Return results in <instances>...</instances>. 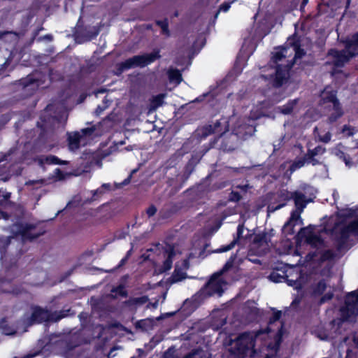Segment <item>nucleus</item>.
<instances>
[{
    "label": "nucleus",
    "mask_w": 358,
    "mask_h": 358,
    "mask_svg": "<svg viewBox=\"0 0 358 358\" xmlns=\"http://www.w3.org/2000/svg\"><path fill=\"white\" fill-rule=\"evenodd\" d=\"M231 199L233 201H239L241 199V196L237 193L233 192Z\"/></svg>",
    "instance_id": "48"
},
{
    "label": "nucleus",
    "mask_w": 358,
    "mask_h": 358,
    "mask_svg": "<svg viewBox=\"0 0 358 358\" xmlns=\"http://www.w3.org/2000/svg\"><path fill=\"white\" fill-rule=\"evenodd\" d=\"M131 252V250H130L127 252V257H128V256L130 255ZM127 258V257H126V258H124V259H122V261H121L122 264H124V262L126 261Z\"/></svg>",
    "instance_id": "53"
},
{
    "label": "nucleus",
    "mask_w": 358,
    "mask_h": 358,
    "mask_svg": "<svg viewBox=\"0 0 358 358\" xmlns=\"http://www.w3.org/2000/svg\"><path fill=\"white\" fill-rule=\"evenodd\" d=\"M229 122L226 119H222L220 121L216 122L213 125H208L206 129L208 132L205 133V135L210 134H215L219 136H221L224 133L229 130Z\"/></svg>",
    "instance_id": "17"
},
{
    "label": "nucleus",
    "mask_w": 358,
    "mask_h": 358,
    "mask_svg": "<svg viewBox=\"0 0 358 358\" xmlns=\"http://www.w3.org/2000/svg\"><path fill=\"white\" fill-rule=\"evenodd\" d=\"M347 150L341 145H338L335 148H334L331 150L332 154L342 159L345 165L350 168L353 166L354 163L352 161L349 153H348Z\"/></svg>",
    "instance_id": "20"
},
{
    "label": "nucleus",
    "mask_w": 358,
    "mask_h": 358,
    "mask_svg": "<svg viewBox=\"0 0 358 358\" xmlns=\"http://www.w3.org/2000/svg\"><path fill=\"white\" fill-rule=\"evenodd\" d=\"M157 303H155L153 304V307L154 308H157Z\"/></svg>",
    "instance_id": "59"
},
{
    "label": "nucleus",
    "mask_w": 358,
    "mask_h": 358,
    "mask_svg": "<svg viewBox=\"0 0 358 358\" xmlns=\"http://www.w3.org/2000/svg\"><path fill=\"white\" fill-rule=\"evenodd\" d=\"M342 132L344 134H346L348 136H350L353 134V128H352L350 126L345 125L343 128Z\"/></svg>",
    "instance_id": "39"
},
{
    "label": "nucleus",
    "mask_w": 358,
    "mask_h": 358,
    "mask_svg": "<svg viewBox=\"0 0 358 358\" xmlns=\"http://www.w3.org/2000/svg\"><path fill=\"white\" fill-rule=\"evenodd\" d=\"M169 78L170 82L174 83L177 85L182 81V76L180 71L177 69H171L168 71Z\"/></svg>",
    "instance_id": "25"
},
{
    "label": "nucleus",
    "mask_w": 358,
    "mask_h": 358,
    "mask_svg": "<svg viewBox=\"0 0 358 358\" xmlns=\"http://www.w3.org/2000/svg\"><path fill=\"white\" fill-rule=\"evenodd\" d=\"M280 332L275 335L274 343H268V331H259L257 333H244L235 340H231L229 344L230 358H244L249 356L250 358H257V350L260 353L266 350L265 358H271L275 355L280 345Z\"/></svg>",
    "instance_id": "1"
},
{
    "label": "nucleus",
    "mask_w": 358,
    "mask_h": 358,
    "mask_svg": "<svg viewBox=\"0 0 358 358\" xmlns=\"http://www.w3.org/2000/svg\"><path fill=\"white\" fill-rule=\"evenodd\" d=\"M67 315L66 313H60L59 315L55 318L54 315L48 310L38 307L33 308L30 314H26L23 319V324L28 327L36 323H41L49 320H59Z\"/></svg>",
    "instance_id": "9"
},
{
    "label": "nucleus",
    "mask_w": 358,
    "mask_h": 358,
    "mask_svg": "<svg viewBox=\"0 0 358 358\" xmlns=\"http://www.w3.org/2000/svg\"><path fill=\"white\" fill-rule=\"evenodd\" d=\"M306 163L310 164L309 159H306V155L304 157L296 160L290 166L291 172L296 171L298 169L301 168L305 165Z\"/></svg>",
    "instance_id": "27"
},
{
    "label": "nucleus",
    "mask_w": 358,
    "mask_h": 358,
    "mask_svg": "<svg viewBox=\"0 0 358 358\" xmlns=\"http://www.w3.org/2000/svg\"><path fill=\"white\" fill-rule=\"evenodd\" d=\"M207 358H208V357H207Z\"/></svg>",
    "instance_id": "62"
},
{
    "label": "nucleus",
    "mask_w": 358,
    "mask_h": 358,
    "mask_svg": "<svg viewBox=\"0 0 358 358\" xmlns=\"http://www.w3.org/2000/svg\"><path fill=\"white\" fill-rule=\"evenodd\" d=\"M92 193L93 194V196L95 197L96 196H100V195L103 194L105 193V191L101 187L98 188L97 189L92 191Z\"/></svg>",
    "instance_id": "42"
},
{
    "label": "nucleus",
    "mask_w": 358,
    "mask_h": 358,
    "mask_svg": "<svg viewBox=\"0 0 358 358\" xmlns=\"http://www.w3.org/2000/svg\"><path fill=\"white\" fill-rule=\"evenodd\" d=\"M189 268V262L187 259H184L181 263L176 264L175 270L169 278L171 284L180 282L187 278L186 271Z\"/></svg>",
    "instance_id": "16"
},
{
    "label": "nucleus",
    "mask_w": 358,
    "mask_h": 358,
    "mask_svg": "<svg viewBox=\"0 0 358 358\" xmlns=\"http://www.w3.org/2000/svg\"><path fill=\"white\" fill-rule=\"evenodd\" d=\"M184 358H203V355L201 352L196 351L193 353L189 354Z\"/></svg>",
    "instance_id": "40"
},
{
    "label": "nucleus",
    "mask_w": 358,
    "mask_h": 358,
    "mask_svg": "<svg viewBox=\"0 0 358 358\" xmlns=\"http://www.w3.org/2000/svg\"><path fill=\"white\" fill-rule=\"evenodd\" d=\"M325 148L322 145H318L314 149H308L306 154V159H309L310 164L315 165L320 163L321 157L325 152Z\"/></svg>",
    "instance_id": "19"
},
{
    "label": "nucleus",
    "mask_w": 358,
    "mask_h": 358,
    "mask_svg": "<svg viewBox=\"0 0 358 358\" xmlns=\"http://www.w3.org/2000/svg\"><path fill=\"white\" fill-rule=\"evenodd\" d=\"M157 212V208L154 206H150L147 210V214L148 217L153 216Z\"/></svg>",
    "instance_id": "41"
},
{
    "label": "nucleus",
    "mask_w": 358,
    "mask_h": 358,
    "mask_svg": "<svg viewBox=\"0 0 358 358\" xmlns=\"http://www.w3.org/2000/svg\"><path fill=\"white\" fill-rule=\"evenodd\" d=\"M294 192H289L286 190L280 192V196L283 201H287L293 198Z\"/></svg>",
    "instance_id": "31"
},
{
    "label": "nucleus",
    "mask_w": 358,
    "mask_h": 358,
    "mask_svg": "<svg viewBox=\"0 0 358 358\" xmlns=\"http://www.w3.org/2000/svg\"><path fill=\"white\" fill-rule=\"evenodd\" d=\"M14 238H0V250L2 252L3 250L13 244L12 240Z\"/></svg>",
    "instance_id": "29"
},
{
    "label": "nucleus",
    "mask_w": 358,
    "mask_h": 358,
    "mask_svg": "<svg viewBox=\"0 0 358 358\" xmlns=\"http://www.w3.org/2000/svg\"><path fill=\"white\" fill-rule=\"evenodd\" d=\"M280 317V313H278L276 314H275L274 317H273V321H276L278 320Z\"/></svg>",
    "instance_id": "51"
},
{
    "label": "nucleus",
    "mask_w": 358,
    "mask_h": 358,
    "mask_svg": "<svg viewBox=\"0 0 358 358\" xmlns=\"http://www.w3.org/2000/svg\"><path fill=\"white\" fill-rule=\"evenodd\" d=\"M236 241H237L236 240L233 241L230 244L227 245V246L219 248L217 250V252H227V251L230 250L231 248H234V246L236 244Z\"/></svg>",
    "instance_id": "34"
},
{
    "label": "nucleus",
    "mask_w": 358,
    "mask_h": 358,
    "mask_svg": "<svg viewBox=\"0 0 358 358\" xmlns=\"http://www.w3.org/2000/svg\"><path fill=\"white\" fill-rule=\"evenodd\" d=\"M301 214L298 210H294L292 212L289 220L284 224L282 228V231L285 235H293L295 233V227L303 224Z\"/></svg>",
    "instance_id": "15"
},
{
    "label": "nucleus",
    "mask_w": 358,
    "mask_h": 358,
    "mask_svg": "<svg viewBox=\"0 0 358 358\" xmlns=\"http://www.w3.org/2000/svg\"><path fill=\"white\" fill-rule=\"evenodd\" d=\"M157 24L160 26V27L162 29V31L165 34H169V29H168V22L166 20L164 21H159L157 22Z\"/></svg>",
    "instance_id": "35"
},
{
    "label": "nucleus",
    "mask_w": 358,
    "mask_h": 358,
    "mask_svg": "<svg viewBox=\"0 0 358 358\" xmlns=\"http://www.w3.org/2000/svg\"><path fill=\"white\" fill-rule=\"evenodd\" d=\"M96 130L94 126L81 129L80 131H76L69 134L68 141L69 149L72 151L76 150L81 145H85L88 138L91 137Z\"/></svg>",
    "instance_id": "12"
},
{
    "label": "nucleus",
    "mask_w": 358,
    "mask_h": 358,
    "mask_svg": "<svg viewBox=\"0 0 358 358\" xmlns=\"http://www.w3.org/2000/svg\"><path fill=\"white\" fill-rule=\"evenodd\" d=\"M130 178H131V176H130L128 178H127L126 180H124V181L123 182V185H127V184H128V183L129 182V181H130Z\"/></svg>",
    "instance_id": "54"
},
{
    "label": "nucleus",
    "mask_w": 358,
    "mask_h": 358,
    "mask_svg": "<svg viewBox=\"0 0 358 358\" xmlns=\"http://www.w3.org/2000/svg\"><path fill=\"white\" fill-rule=\"evenodd\" d=\"M12 230L20 235L23 241L33 240L42 234V232L36 231L35 227L29 224H16Z\"/></svg>",
    "instance_id": "14"
},
{
    "label": "nucleus",
    "mask_w": 358,
    "mask_h": 358,
    "mask_svg": "<svg viewBox=\"0 0 358 358\" xmlns=\"http://www.w3.org/2000/svg\"><path fill=\"white\" fill-rule=\"evenodd\" d=\"M148 299L147 296H143V297H141V298H137V299H134V301L135 303H146L148 301Z\"/></svg>",
    "instance_id": "44"
},
{
    "label": "nucleus",
    "mask_w": 358,
    "mask_h": 358,
    "mask_svg": "<svg viewBox=\"0 0 358 358\" xmlns=\"http://www.w3.org/2000/svg\"><path fill=\"white\" fill-rule=\"evenodd\" d=\"M321 104L325 107L331 108L333 112L329 116L331 122L336 121L340 117L343 113L339 102L336 97L335 92L329 87H326L321 93Z\"/></svg>",
    "instance_id": "10"
},
{
    "label": "nucleus",
    "mask_w": 358,
    "mask_h": 358,
    "mask_svg": "<svg viewBox=\"0 0 358 358\" xmlns=\"http://www.w3.org/2000/svg\"><path fill=\"white\" fill-rule=\"evenodd\" d=\"M358 54V32L346 41L345 49L342 51L331 50L327 63L336 67H342L354 55Z\"/></svg>",
    "instance_id": "7"
},
{
    "label": "nucleus",
    "mask_w": 358,
    "mask_h": 358,
    "mask_svg": "<svg viewBox=\"0 0 358 358\" xmlns=\"http://www.w3.org/2000/svg\"><path fill=\"white\" fill-rule=\"evenodd\" d=\"M243 232V226L239 225V226L238 227V229H237V234H238V241H240V240H241V235H242Z\"/></svg>",
    "instance_id": "47"
},
{
    "label": "nucleus",
    "mask_w": 358,
    "mask_h": 358,
    "mask_svg": "<svg viewBox=\"0 0 358 358\" xmlns=\"http://www.w3.org/2000/svg\"><path fill=\"white\" fill-rule=\"evenodd\" d=\"M101 187L105 191V192H109V191H110L112 189V186H111V185L110 183H103L101 185Z\"/></svg>",
    "instance_id": "45"
},
{
    "label": "nucleus",
    "mask_w": 358,
    "mask_h": 358,
    "mask_svg": "<svg viewBox=\"0 0 358 358\" xmlns=\"http://www.w3.org/2000/svg\"><path fill=\"white\" fill-rule=\"evenodd\" d=\"M45 37L48 38V39H49V40L52 39V37L50 36H46Z\"/></svg>",
    "instance_id": "58"
},
{
    "label": "nucleus",
    "mask_w": 358,
    "mask_h": 358,
    "mask_svg": "<svg viewBox=\"0 0 358 358\" xmlns=\"http://www.w3.org/2000/svg\"><path fill=\"white\" fill-rule=\"evenodd\" d=\"M326 287H327V285H326L325 282L321 281L318 283V285L315 290V292L316 294H320L325 290Z\"/></svg>",
    "instance_id": "32"
},
{
    "label": "nucleus",
    "mask_w": 358,
    "mask_h": 358,
    "mask_svg": "<svg viewBox=\"0 0 358 358\" xmlns=\"http://www.w3.org/2000/svg\"><path fill=\"white\" fill-rule=\"evenodd\" d=\"M218 316L220 317V320L217 321L216 320H214L213 322V327L217 329L225 324L227 319L226 315L222 312H219Z\"/></svg>",
    "instance_id": "28"
},
{
    "label": "nucleus",
    "mask_w": 358,
    "mask_h": 358,
    "mask_svg": "<svg viewBox=\"0 0 358 358\" xmlns=\"http://www.w3.org/2000/svg\"><path fill=\"white\" fill-rule=\"evenodd\" d=\"M233 262L234 259L231 257L225 264L224 268L220 272L215 273L194 297L203 299L213 295L221 296L228 285L225 272L232 267Z\"/></svg>",
    "instance_id": "4"
},
{
    "label": "nucleus",
    "mask_w": 358,
    "mask_h": 358,
    "mask_svg": "<svg viewBox=\"0 0 358 358\" xmlns=\"http://www.w3.org/2000/svg\"><path fill=\"white\" fill-rule=\"evenodd\" d=\"M230 8V3H224L220 6V10L223 12H227L229 10Z\"/></svg>",
    "instance_id": "43"
},
{
    "label": "nucleus",
    "mask_w": 358,
    "mask_h": 358,
    "mask_svg": "<svg viewBox=\"0 0 358 358\" xmlns=\"http://www.w3.org/2000/svg\"><path fill=\"white\" fill-rule=\"evenodd\" d=\"M160 57L159 51L155 50L150 53L144 54L142 55H136L131 57L124 62L119 64L120 69L123 71L134 67H143L152 62Z\"/></svg>",
    "instance_id": "8"
},
{
    "label": "nucleus",
    "mask_w": 358,
    "mask_h": 358,
    "mask_svg": "<svg viewBox=\"0 0 358 358\" xmlns=\"http://www.w3.org/2000/svg\"><path fill=\"white\" fill-rule=\"evenodd\" d=\"M304 3H306L307 2V0H303Z\"/></svg>",
    "instance_id": "61"
},
{
    "label": "nucleus",
    "mask_w": 358,
    "mask_h": 358,
    "mask_svg": "<svg viewBox=\"0 0 358 358\" xmlns=\"http://www.w3.org/2000/svg\"><path fill=\"white\" fill-rule=\"evenodd\" d=\"M318 337L321 340H328V339L334 338V336L333 335V332L332 331H329L328 333H324L323 335L318 334Z\"/></svg>",
    "instance_id": "36"
},
{
    "label": "nucleus",
    "mask_w": 358,
    "mask_h": 358,
    "mask_svg": "<svg viewBox=\"0 0 358 358\" xmlns=\"http://www.w3.org/2000/svg\"><path fill=\"white\" fill-rule=\"evenodd\" d=\"M320 255L321 261L324 262V261L331 259L334 257V254L331 250H327L322 251L320 254Z\"/></svg>",
    "instance_id": "30"
},
{
    "label": "nucleus",
    "mask_w": 358,
    "mask_h": 358,
    "mask_svg": "<svg viewBox=\"0 0 358 358\" xmlns=\"http://www.w3.org/2000/svg\"><path fill=\"white\" fill-rule=\"evenodd\" d=\"M176 251L177 250L176 248L169 247V248L164 252V257L165 259L163 262V265L157 270L159 273H163L171 269L173 259L176 255Z\"/></svg>",
    "instance_id": "18"
},
{
    "label": "nucleus",
    "mask_w": 358,
    "mask_h": 358,
    "mask_svg": "<svg viewBox=\"0 0 358 358\" xmlns=\"http://www.w3.org/2000/svg\"><path fill=\"white\" fill-rule=\"evenodd\" d=\"M9 197H10V194L9 193H6V194L4 196V198L6 199H8Z\"/></svg>",
    "instance_id": "56"
},
{
    "label": "nucleus",
    "mask_w": 358,
    "mask_h": 358,
    "mask_svg": "<svg viewBox=\"0 0 358 358\" xmlns=\"http://www.w3.org/2000/svg\"><path fill=\"white\" fill-rule=\"evenodd\" d=\"M354 342L355 345L358 347V334L354 336Z\"/></svg>",
    "instance_id": "52"
},
{
    "label": "nucleus",
    "mask_w": 358,
    "mask_h": 358,
    "mask_svg": "<svg viewBox=\"0 0 358 358\" xmlns=\"http://www.w3.org/2000/svg\"><path fill=\"white\" fill-rule=\"evenodd\" d=\"M38 163L40 164H43L44 163L49 164H66V161H62L59 158L55 156L50 155L45 157H41L38 159Z\"/></svg>",
    "instance_id": "23"
},
{
    "label": "nucleus",
    "mask_w": 358,
    "mask_h": 358,
    "mask_svg": "<svg viewBox=\"0 0 358 358\" xmlns=\"http://www.w3.org/2000/svg\"><path fill=\"white\" fill-rule=\"evenodd\" d=\"M285 205V203H280L278 206H274V205H269L268 207V210L269 213H273L280 208H281L282 207H283Z\"/></svg>",
    "instance_id": "38"
},
{
    "label": "nucleus",
    "mask_w": 358,
    "mask_h": 358,
    "mask_svg": "<svg viewBox=\"0 0 358 358\" xmlns=\"http://www.w3.org/2000/svg\"><path fill=\"white\" fill-rule=\"evenodd\" d=\"M299 240H304L308 244L315 248H320L324 245L323 241L315 231V228L309 226L301 228L297 234Z\"/></svg>",
    "instance_id": "13"
},
{
    "label": "nucleus",
    "mask_w": 358,
    "mask_h": 358,
    "mask_svg": "<svg viewBox=\"0 0 358 358\" xmlns=\"http://www.w3.org/2000/svg\"><path fill=\"white\" fill-rule=\"evenodd\" d=\"M341 318L334 320L330 325L335 334L341 333V326L343 322H354L358 315V289L346 296L345 305L340 309Z\"/></svg>",
    "instance_id": "5"
},
{
    "label": "nucleus",
    "mask_w": 358,
    "mask_h": 358,
    "mask_svg": "<svg viewBox=\"0 0 358 358\" xmlns=\"http://www.w3.org/2000/svg\"><path fill=\"white\" fill-rule=\"evenodd\" d=\"M0 215H1L2 217L5 218V219L6 218L3 213H1H1H0Z\"/></svg>",
    "instance_id": "57"
},
{
    "label": "nucleus",
    "mask_w": 358,
    "mask_h": 358,
    "mask_svg": "<svg viewBox=\"0 0 358 358\" xmlns=\"http://www.w3.org/2000/svg\"><path fill=\"white\" fill-rule=\"evenodd\" d=\"M136 327L142 329H145V320L138 321L136 323Z\"/></svg>",
    "instance_id": "49"
},
{
    "label": "nucleus",
    "mask_w": 358,
    "mask_h": 358,
    "mask_svg": "<svg viewBox=\"0 0 358 358\" xmlns=\"http://www.w3.org/2000/svg\"><path fill=\"white\" fill-rule=\"evenodd\" d=\"M270 279L273 282H282V279H284V278L278 276V273L273 272L270 275Z\"/></svg>",
    "instance_id": "37"
},
{
    "label": "nucleus",
    "mask_w": 358,
    "mask_h": 358,
    "mask_svg": "<svg viewBox=\"0 0 358 358\" xmlns=\"http://www.w3.org/2000/svg\"><path fill=\"white\" fill-rule=\"evenodd\" d=\"M298 101L299 100L297 99L290 100L286 104L278 107L276 111L283 115H289L296 106Z\"/></svg>",
    "instance_id": "22"
},
{
    "label": "nucleus",
    "mask_w": 358,
    "mask_h": 358,
    "mask_svg": "<svg viewBox=\"0 0 358 358\" xmlns=\"http://www.w3.org/2000/svg\"><path fill=\"white\" fill-rule=\"evenodd\" d=\"M265 107L264 106L253 107L250 110V117L247 119V122L245 117L236 120V117H231L229 122L234 123L236 122V125L233 128L234 135L241 138H246L247 136H252L255 132L254 121L264 115V108Z\"/></svg>",
    "instance_id": "6"
},
{
    "label": "nucleus",
    "mask_w": 358,
    "mask_h": 358,
    "mask_svg": "<svg viewBox=\"0 0 358 358\" xmlns=\"http://www.w3.org/2000/svg\"><path fill=\"white\" fill-rule=\"evenodd\" d=\"M166 95L164 94H160L152 97L151 100V108L156 109L157 108L162 106L164 103V99Z\"/></svg>",
    "instance_id": "26"
},
{
    "label": "nucleus",
    "mask_w": 358,
    "mask_h": 358,
    "mask_svg": "<svg viewBox=\"0 0 358 358\" xmlns=\"http://www.w3.org/2000/svg\"><path fill=\"white\" fill-rule=\"evenodd\" d=\"M273 235V230L256 234L250 246V254L259 256L265 254L271 245V239Z\"/></svg>",
    "instance_id": "11"
},
{
    "label": "nucleus",
    "mask_w": 358,
    "mask_h": 358,
    "mask_svg": "<svg viewBox=\"0 0 358 358\" xmlns=\"http://www.w3.org/2000/svg\"><path fill=\"white\" fill-rule=\"evenodd\" d=\"M107 106H104V107H103V108H101L100 106H98V108H97V109H96V112L97 113H101V112H102V111H103V110H104Z\"/></svg>",
    "instance_id": "50"
},
{
    "label": "nucleus",
    "mask_w": 358,
    "mask_h": 358,
    "mask_svg": "<svg viewBox=\"0 0 358 358\" xmlns=\"http://www.w3.org/2000/svg\"><path fill=\"white\" fill-rule=\"evenodd\" d=\"M291 275H287V282L289 286L294 287L299 289L302 287L301 274L296 273V278H290Z\"/></svg>",
    "instance_id": "24"
},
{
    "label": "nucleus",
    "mask_w": 358,
    "mask_h": 358,
    "mask_svg": "<svg viewBox=\"0 0 358 358\" xmlns=\"http://www.w3.org/2000/svg\"><path fill=\"white\" fill-rule=\"evenodd\" d=\"M328 231L341 248L351 235H358V208L340 211L329 221Z\"/></svg>",
    "instance_id": "2"
},
{
    "label": "nucleus",
    "mask_w": 358,
    "mask_h": 358,
    "mask_svg": "<svg viewBox=\"0 0 358 358\" xmlns=\"http://www.w3.org/2000/svg\"><path fill=\"white\" fill-rule=\"evenodd\" d=\"M333 294L331 293H327L326 295H324L322 299H321V303H324L325 301H327V300H329L331 299Z\"/></svg>",
    "instance_id": "46"
},
{
    "label": "nucleus",
    "mask_w": 358,
    "mask_h": 358,
    "mask_svg": "<svg viewBox=\"0 0 358 358\" xmlns=\"http://www.w3.org/2000/svg\"><path fill=\"white\" fill-rule=\"evenodd\" d=\"M304 55V51L301 49L297 43L293 39H289L285 47L279 48L273 52V60L275 63L281 61L282 58L294 56L293 59L289 62L285 66L278 65L275 70V84L277 86L281 85L286 80L289 76V70L292 67L294 62Z\"/></svg>",
    "instance_id": "3"
},
{
    "label": "nucleus",
    "mask_w": 358,
    "mask_h": 358,
    "mask_svg": "<svg viewBox=\"0 0 358 358\" xmlns=\"http://www.w3.org/2000/svg\"><path fill=\"white\" fill-rule=\"evenodd\" d=\"M250 261L253 262H256L257 260L256 259H249Z\"/></svg>",
    "instance_id": "60"
},
{
    "label": "nucleus",
    "mask_w": 358,
    "mask_h": 358,
    "mask_svg": "<svg viewBox=\"0 0 358 358\" xmlns=\"http://www.w3.org/2000/svg\"><path fill=\"white\" fill-rule=\"evenodd\" d=\"M4 35H10V36H13L15 38H17V36L15 34H13V33H6Z\"/></svg>",
    "instance_id": "55"
},
{
    "label": "nucleus",
    "mask_w": 358,
    "mask_h": 358,
    "mask_svg": "<svg viewBox=\"0 0 358 358\" xmlns=\"http://www.w3.org/2000/svg\"><path fill=\"white\" fill-rule=\"evenodd\" d=\"M294 201L296 209L301 213L306 208L308 201L306 199L305 196L299 192H294L293 198Z\"/></svg>",
    "instance_id": "21"
},
{
    "label": "nucleus",
    "mask_w": 358,
    "mask_h": 358,
    "mask_svg": "<svg viewBox=\"0 0 358 358\" xmlns=\"http://www.w3.org/2000/svg\"><path fill=\"white\" fill-rule=\"evenodd\" d=\"M317 136L319 138V140L324 143L329 142L331 137V134L329 132L326 133L324 135H320L317 134Z\"/></svg>",
    "instance_id": "33"
}]
</instances>
